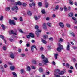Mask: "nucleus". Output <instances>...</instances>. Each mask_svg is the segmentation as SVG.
<instances>
[{
  "label": "nucleus",
  "mask_w": 77,
  "mask_h": 77,
  "mask_svg": "<svg viewBox=\"0 0 77 77\" xmlns=\"http://www.w3.org/2000/svg\"><path fill=\"white\" fill-rule=\"evenodd\" d=\"M66 67L69 68V64L68 63H66Z\"/></svg>",
  "instance_id": "nucleus-38"
},
{
  "label": "nucleus",
  "mask_w": 77,
  "mask_h": 77,
  "mask_svg": "<svg viewBox=\"0 0 77 77\" xmlns=\"http://www.w3.org/2000/svg\"><path fill=\"white\" fill-rule=\"evenodd\" d=\"M22 5L23 6H26V4L25 3H23L22 4Z\"/></svg>",
  "instance_id": "nucleus-51"
},
{
  "label": "nucleus",
  "mask_w": 77,
  "mask_h": 77,
  "mask_svg": "<svg viewBox=\"0 0 77 77\" xmlns=\"http://www.w3.org/2000/svg\"><path fill=\"white\" fill-rule=\"evenodd\" d=\"M45 7L46 8H48V4L47 2H45Z\"/></svg>",
  "instance_id": "nucleus-25"
},
{
  "label": "nucleus",
  "mask_w": 77,
  "mask_h": 77,
  "mask_svg": "<svg viewBox=\"0 0 77 77\" xmlns=\"http://www.w3.org/2000/svg\"><path fill=\"white\" fill-rule=\"evenodd\" d=\"M54 56L55 59H57V56H58V54H55Z\"/></svg>",
  "instance_id": "nucleus-18"
},
{
  "label": "nucleus",
  "mask_w": 77,
  "mask_h": 77,
  "mask_svg": "<svg viewBox=\"0 0 77 77\" xmlns=\"http://www.w3.org/2000/svg\"><path fill=\"white\" fill-rule=\"evenodd\" d=\"M11 9L12 11H14L15 9H16V10H18V7L17 6H15L14 7L12 8Z\"/></svg>",
  "instance_id": "nucleus-7"
},
{
  "label": "nucleus",
  "mask_w": 77,
  "mask_h": 77,
  "mask_svg": "<svg viewBox=\"0 0 77 77\" xmlns=\"http://www.w3.org/2000/svg\"><path fill=\"white\" fill-rule=\"evenodd\" d=\"M18 51L19 53H20L21 51V50L20 49H19Z\"/></svg>",
  "instance_id": "nucleus-59"
},
{
  "label": "nucleus",
  "mask_w": 77,
  "mask_h": 77,
  "mask_svg": "<svg viewBox=\"0 0 77 77\" xmlns=\"http://www.w3.org/2000/svg\"><path fill=\"white\" fill-rule=\"evenodd\" d=\"M10 68L11 71H14L15 69V66H11Z\"/></svg>",
  "instance_id": "nucleus-10"
},
{
  "label": "nucleus",
  "mask_w": 77,
  "mask_h": 77,
  "mask_svg": "<svg viewBox=\"0 0 77 77\" xmlns=\"http://www.w3.org/2000/svg\"><path fill=\"white\" fill-rule=\"evenodd\" d=\"M34 18L35 20H38V19H39V17H37L36 16H34Z\"/></svg>",
  "instance_id": "nucleus-28"
},
{
  "label": "nucleus",
  "mask_w": 77,
  "mask_h": 77,
  "mask_svg": "<svg viewBox=\"0 0 77 77\" xmlns=\"http://www.w3.org/2000/svg\"><path fill=\"white\" fill-rule=\"evenodd\" d=\"M10 57L11 59H14L15 58V56L14 53H10Z\"/></svg>",
  "instance_id": "nucleus-5"
},
{
  "label": "nucleus",
  "mask_w": 77,
  "mask_h": 77,
  "mask_svg": "<svg viewBox=\"0 0 77 77\" xmlns=\"http://www.w3.org/2000/svg\"><path fill=\"white\" fill-rule=\"evenodd\" d=\"M59 25L61 27L63 28L64 27V25H63V23L60 22L59 23Z\"/></svg>",
  "instance_id": "nucleus-8"
},
{
  "label": "nucleus",
  "mask_w": 77,
  "mask_h": 77,
  "mask_svg": "<svg viewBox=\"0 0 77 77\" xmlns=\"http://www.w3.org/2000/svg\"><path fill=\"white\" fill-rule=\"evenodd\" d=\"M66 26L67 27H70V25L68 24H66Z\"/></svg>",
  "instance_id": "nucleus-53"
},
{
  "label": "nucleus",
  "mask_w": 77,
  "mask_h": 77,
  "mask_svg": "<svg viewBox=\"0 0 77 77\" xmlns=\"http://www.w3.org/2000/svg\"><path fill=\"white\" fill-rule=\"evenodd\" d=\"M32 5L33 6H35V3H32Z\"/></svg>",
  "instance_id": "nucleus-60"
},
{
  "label": "nucleus",
  "mask_w": 77,
  "mask_h": 77,
  "mask_svg": "<svg viewBox=\"0 0 77 77\" xmlns=\"http://www.w3.org/2000/svg\"><path fill=\"white\" fill-rule=\"evenodd\" d=\"M15 2V1L14 0H11V2H12V3H13V2Z\"/></svg>",
  "instance_id": "nucleus-63"
},
{
  "label": "nucleus",
  "mask_w": 77,
  "mask_h": 77,
  "mask_svg": "<svg viewBox=\"0 0 77 77\" xmlns=\"http://www.w3.org/2000/svg\"><path fill=\"white\" fill-rule=\"evenodd\" d=\"M1 27L4 30H6V29L5 27V26H4V25H2L1 26Z\"/></svg>",
  "instance_id": "nucleus-26"
},
{
  "label": "nucleus",
  "mask_w": 77,
  "mask_h": 77,
  "mask_svg": "<svg viewBox=\"0 0 77 77\" xmlns=\"http://www.w3.org/2000/svg\"><path fill=\"white\" fill-rule=\"evenodd\" d=\"M70 50V46H69V44H68L67 45L66 50Z\"/></svg>",
  "instance_id": "nucleus-14"
},
{
  "label": "nucleus",
  "mask_w": 77,
  "mask_h": 77,
  "mask_svg": "<svg viewBox=\"0 0 77 77\" xmlns=\"http://www.w3.org/2000/svg\"><path fill=\"white\" fill-rule=\"evenodd\" d=\"M35 29H37V31L38 32H39V33H41V31L40 30H39V29H38L39 28V26H35Z\"/></svg>",
  "instance_id": "nucleus-6"
},
{
  "label": "nucleus",
  "mask_w": 77,
  "mask_h": 77,
  "mask_svg": "<svg viewBox=\"0 0 77 77\" xmlns=\"http://www.w3.org/2000/svg\"><path fill=\"white\" fill-rule=\"evenodd\" d=\"M39 71L40 72H43V69L42 68H39Z\"/></svg>",
  "instance_id": "nucleus-19"
},
{
  "label": "nucleus",
  "mask_w": 77,
  "mask_h": 77,
  "mask_svg": "<svg viewBox=\"0 0 77 77\" xmlns=\"http://www.w3.org/2000/svg\"><path fill=\"white\" fill-rule=\"evenodd\" d=\"M42 42H43V44H47V42L46 41L44 40V39H42Z\"/></svg>",
  "instance_id": "nucleus-17"
},
{
  "label": "nucleus",
  "mask_w": 77,
  "mask_h": 77,
  "mask_svg": "<svg viewBox=\"0 0 77 77\" xmlns=\"http://www.w3.org/2000/svg\"><path fill=\"white\" fill-rule=\"evenodd\" d=\"M49 40L50 41H53V38H52V37H50L49 38Z\"/></svg>",
  "instance_id": "nucleus-36"
},
{
  "label": "nucleus",
  "mask_w": 77,
  "mask_h": 77,
  "mask_svg": "<svg viewBox=\"0 0 77 77\" xmlns=\"http://www.w3.org/2000/svg\"><path fill=\"white\" fill-rule=\"evenodd\" d=\"M0 38H2V39H4V37L3 35H1L0 36Z\"/></svg>",
  "instance_id": "nucleus-49"
},
{
  "label": "nucleus",
  "mask_w": 77,
  "mask_h": 77,
  "mask_svg": "<svg viewBox=\"0 0 77 77\" xmlns=\"http://www.w3.org/2000/svg\"><path fill=\"white\" fill-rule=\"evenodd\" d=\"M38 5L39 6L41 7V6H42V3L41 2H38Z\"/></svg>",
  "instance_id": "nucleus-33"
},
{
  "label": "nucleus",
  "mask_w": 77,
  "mask_h": 77,
  "mask_svg": "<svg viewBox=\"0 0 77 77\" xmlns=\"http://www.w3.org/2000/svg\"><path fill=\"white\" fill-rule=\"evenodd\" d=\"M69 2L70 5H73V4H74V2H73L72 1L69 0Z\"/></svg>",
  "instance_id": "nucleus-23"
},
{
  "label": "nucleus",
  "mask_w": 77,
  "mask_h": 77,
  "mask_svg": "<svg viewBox=\"0 0 77 77\" xmlns=\"http://www.w3.org/2000/svg\"><path fill=\"white\" fill-rule=\"evenodd\" d=\"M59 42H63V39L62 38H60L59 40Z\"/></svg>",
  "instance_id": "nucleus-40"
},
{
  "label": "nucleus",
  "mask_w": 77,
  "mask_h": 77,
  "mask_svg": "<svg viewBox=\"0 0 77 77\" xmlns=\"http://www.w3.org/2000/svg\"><path fill=\"white\" fill-rule=\"evenodd\" d=\"M27 14L29 16H31L32 15V13L30 11H28L27 12Z\"/></svg>",
  "instance_id": "nucleus-16"
},
{
  "label": "nucleus",
  "mask_w": 77,
  "mask_h": 77,
  "mask_svg": "<svg viewBox=\"0 0 77 77\" xmlns=\"http://www.w3.org/2000/svg\"><path fill=\"white\" fill-rule=\"evenodd\" d=\"M5 10L6 11H9L10 10V8L9 7L5 8Z\"/></svg>",
  "instance_id": "nucleus-20"
},
{
  "label": "nucleus",
  "mask_w": 77,
  "mask_h": 77,
  "mask_svg": "<svg viewBox=\"0 0 77 77\" xmlns=\"http://www.w3.org/2000/svg\"><path fill=\"white\" fill-rule=\"evenodd\" d=\"M19 32H20V33H24V32L22 31L21 29H20L19 30Z\"/></svg>",
  "instance_id": "nucleus-48"
},
{
  "label": "nucleus",
  "mask_w": 77,
  "mask_h": 77,
  "mask_svg": "<svg viewBox=\"0 0 77 77\" xmlns=\"http://www.w3.org/2000/svg\"><path fill=\"white\" fill-rule=\"evenodd\" d=\"M71 7L70 6H69L68 7V10L69 11H71Z\"/></svg>",
  "instance_id": "nucleus-35"
},
{
  "label": "nucleus",
  "mask_w": 77,
  "mask_h": 77,
  "mask_svg": "<svg viewBox=\"0 0 77 77\" xmlns=\"http://www.w3.org/2000/svg\"><path fill=\"white\" fill-rule=\"evenodd\" d=\"M72 19L74 20H77V18H76L74 17H72Z\"/></svg>",
  "instance_id": "nucleus-50"
},
{
  "label": "nucleus",
  "mask_w": 77,
  "mask_h": 77,
  "mask_svg": "<svg viewBox=\"0 0 77 77\" xmlns=\"http://www.w3.org/2000/svg\"><path fill=\"white\" fill-rule=\"evenodd\" d=\"M27 47H29L30 46V44L27 43L26 44Z\"/></svg>",
  "instance_id": "nucleus-58"
},
{
  "label": "nucleus",
  "mask_w": 77,
  "mask_h": 77,
  "mask_svg": "<svg viewBox=\"0 0 77 77\" xmlns=\"http://www.w3.org/2000/svg\"><path fill=\"white\" fill-rule=\"evenodd\" d=\"M39 66H44V65H43L42 64L40 63L39 64Z\"/></svg>",
  "instance_id": "nucleus-55"
},
{
  "label": "nucleus",
  "mask_w": 77,
  "mask_h": 77,
  "mask_svg": "<svg viewBox=\"0 0 77 77\" xmlns=\"http://www.w3.org/2000/svg\"><path fill=\"white\" fill-rule=\"evenodd\" d=\"M15 5H21V2H20V1H18V2H15Z\"/></svg>",
  "instance_id": "nucleus-9"
},
{
  "label": "nucleus",
  "mask_w": 77,
  "mask_h": 77,
  "mask_svg": "<svg viewBox=\"0 0 77 77\" xmlns=\"http://www.w3.org/2000/svg\"><path fill=\"white\" fill-rule=\"evenodd\" d=\"M43 27L44 29H46V23H45L43 24Z\"/></svg>",
  "instance_id": "nucleus-13"
},
{
  "label": "nucleus",
  "mask_w": 77,
  "mask_h": 77,
  "mask_svg": "<svg viewBox=\"0 0 77 77\" xmlns=\"http://www.w3.org/2000/svg\"><path fill=\"white\" fill-rule=\"evenodd\" d=\"M47 24L49 27H51V23H48Z\"/></svg>",
  "instance_id": "nucleus-24"
},
{
  "label": "nucleus",
  "mask_w": 77,
  "mask_h": 77,
  "mask_svg": "<svg viewBox=\"0 0 77 77\" xmlns=\"http://www.w3.org/2000/svg\"><path fill=\"white\" fill-rule=\"evenodd\" d=\"M73 62H75V61H76V59L75 58H74L73 59Z\"/></svg>",
  "instance_id": "nucleus-62"
},
{
  "label": "nucleus",
  "mask_w": 77,
  "mask_h": 77,
  "mask_svg": "<svg viewBox=\"0 0 77 77\" xmlns=\"http://www.w3.org/2000/svg\"><path fill=\"white\" fill-rule=\"evenodd\" d=\"M29 35L30 37H31L32 38H34V35H33V34L32 33H30Z\"/></svg>",
  "instance_id": "nucleus-21"
},
{
  "label": "nucleus",
  "mask_w": 77,
  "mask_h": 77,
  "mask_svg": "<svg viewBox=\"0 0 77 77\" xmlns=\"http://www.w3.org/2000/svg\"><path fill=\"white\" fill-rule=\"evenodd\" d=\"M54 76L55 77H60V76L58 75H56V74H54Z\"/></svg>",
  "instance_id": "nucleus-46"
},
{
  "label": "nucleus",
  "mask_w": 77,
  "mask_h": 77,
  "mask_svg": "<svg viewBox=\"0 0 77 77\" xmlns=\"http://www.w3.org/2000/svg\"><path fill=\"white\" fill-rule=\"evenodd\" d=\"M33 63H34V64H36V61L35 60H34L32 61Z\"/></svg>",
  "instance_id": "nucleus-44"
},
{
  "label": "nucleus",
  "mask_w": 77,
  "mask_h": 77,
  "mask_svg": "<svg viewBox=\"0 0 77 77\" xmlns=\"http://www.w3.org/2000/svg\"><path fill=\"white\" fill-rule=\"evenodd\" d=\"M75 66L76 68H77V63L75 64Z\"/></svg>",
  "instance_id": "nucleus-64"
},
{
  "label": "nucleus",
  "mask_w": 77,
  "mask_h": 77,
  "mask_svg": "<svg viewBox=\"0 0 77 77\" xmlns=\"http://www.w3.org/2000/svg\"><path fill=\"white\" fill-rule=\"evenodd\" d=\"M56 17V15H55V14H53V16H52L53 18H55Z\"/></svg>",
  "instance_id": "nucleus-54"
},
{
  "label": "nucleus",
  "mask_w": 77,
  "mask_h": 77,
  "mask_svg": "<svg viewBox=\"0 0 77 77\" xmlns=\"http://www.w3.org/2000/svg\"><path fill=\"white\" fill-rule=\"evenodd\" d=\"M41 12L42 14H45V10L43 9L41 11Z\"/></svg>",
  "instance_id": "nucleus-42"
},
{
  "label": "nucleus",
  "mask_w": 77,
  "mask_h": 77,
  "mask_svg": "<svg viewBox=\"0 0 77 77\" xmlns=\"http://www.w3.org/2000/svg\"><path fill=\"white\" fill-rule=\"evenodd\" d=\"M12 74L15 76L14 77H17V74L15 72H12Z\"/></svg>",
  "instance_id": "nucleus-29"
},
{
  "label": "nucleus",
  "mask_w": 77,
  "mask_h": 77,
  "mask_svg": "<svg viewBox=\"0 0 77 77\" xmlns=\"http://www.w3.org/2000/svg\"><path fill=\"white\" fill-rule=\"evenodd\" d=\"M19 20L20 21H23V18H22V17H20Z\"/></svg>",
  "instance_id": "nucleus-34"
},
{
  "label": "nucleus",
  "mask_w": 77,
  "mask_h": 77,
  "mask_svg": "<svg viewBox=\"0 0 77 77\" xmlns=\"http://www.w3.org/2000/svg\"><path fill=\"white\" fill-rule=\"evenodd\" d=\"M4 67L6 68L8 67V66L6 64H5L4 65Z\"/></svg>",
  "instance_id": "nucleus-52"
},
{
  "label": "nucleus",
  "mask_w": 77,
  "mask_h": 77,
  "mask_svg": "<svg viewBox=\"0 0 77 77\" xmlns=\"http://www.w3.org/2000/svg\"><path fill=\"white\" fill-rule=\"evenodd\" d=\"M30 36L29 35H27L26 36L27 38L28 39H30Z\"/></svg>",
  "instance_id": "nucleus-45"
},
{
  "label": "nucleus",
  "mask_w": 77,
  "mask_h": 77,
  "mask_svg": "<svg viewBox=\"0 0 77 77\" xmlns=\"http://www.w3.org/2000/svg\"><path fill=\"white\" fill-rule=\"evenodd\" d=\"M69 73H72V71L71 70H69Z\"/></svg>",
  "instance_id": "nucleus-56"
},
{
  "label": "nucleus",
  "mask_w": 77,
  "mask_h": 77,
  "mask_svg": "<svg viewBox=\"0 0 77 77\" xmlns=\"http://www.w3.org/2000/svg\"><path fill=\"white\" fill-rule=\"evenodd\" d=\"M9 23L11 25L13 24V25H15V21L14 20H9Z\"/></svg>",
  "instance_id": "nucleus-3"
},
{
  "label": "nucleus",
  "mask_w": 77,
  "mask_h": 77,
  "mask_svg": "<svg viewBox=\"0 0 77 77\" xmlns=\"http://www.w3.org/2000/svg\"><path fill=\"white\" fill-rule=\"evenodd\" d=\"M58 45L59 47L57 48V50L58 52H61L62 51L61 50L63 49V46L60 43H59Z\"/></svg>",
  "instance_id": "nucleus-2"
},
{
  "label": "nucleus",
  "mask_w": 77,
  "mask_h": 77,
  "mask_svg": "<svg viewBox=\"0 0 77 77\" xmlns=\"http://www.w3.org/2000/svg\"><path fill=\"white\" fill-rule=\"evenodd\" d=\"M3 16H1V17L0 18V21H3Z\"/></svg>",
  "instance_id": "nucleus-31"
},
{
  "label": "nucleus",
  "mask_w": 77,
  "mask_h": 77,
  "mask_svg": "<svg viewBox=\"0 0 77 77\" xmlns=\"http://www.w3.org/2000/svg\"><path fill=\"white\" fill-rule=\"evenodd\" d=\"M34 48H35L36 49V50H37V48H36V46H35V45H32L31 48V51L32 52V53H33V52H34Z\"/></svg>",
  "instance_id": "nucleus-4"
},
{
  "label": "nucleus",
  "mask_w": 77,
  "mask_h": 77,
  "mask_svg": "<svg viewBox=\"0 0 77 77\" xmlns=\"http://www.w3.org/2000/svg\"><path fill=\"white\" fill-rule=\"evenodd\" d=\"M31 69L30 68V67L29 66L27 67V71H30Z\"/></svg>",
  "instance_id": "nucleus-27"
},
{
  "label": "nucleus",
  "mask_w": 77,
  "mask_h": 77,
  "mask_svg": "<svg viewBox=\"0 0 77 77\" xmlns=\"http://www.w3.org/2000/svg\"><path fill=\"white\" fill-rule=\"evenodd\" d=\"M64 9L65 12H66V11H67V10H68V8H67V7H66L64 6Z\"/></svg>",
  "instance_id": "nucleus-22"
},
{
  "label": "nucleus",
  "mask_w": 77,
  "mask_h": 77,
  "mask_svg": "<svg viewBox=\"0 0 77 77\" xmlns=\"http://www.w3.org/2000/svg\"><path fill=\"white\" fill-rule=\"evenodd\" d=\"M38 32V31L35 32V34L37 37H39V33Z\"/></svg>",
  "instance_id": "nucleus-15"
},
{
  "label": "nucleus",
  "mask_w": 77,
  "mask_h": 77,
  "mask_svg": "<svg viewBox=\"0 0 77 77\" xmlns=\"http://www.w3.org/2000/svg\"><path fill=\"white\" fill-rule=\"evenodd\" d=\"M70 34L72 36H75V35H74V34L73 33V32H71V33H70Z\"/></svg>",
  "instance_id": "nucleus-41"
},
{
  "label": "nucleus",
  "mask_w": 77,
  "mask_h": 77,
  "mask_svg": "<svg viewBox=\"0 0 77 77\" xmlns=\"http://www.w3.org/2000/svg\"><path fill=\"white\" fill-rule=\"evenodd\" d=\"M32 69H36V67H35L34 66H32Z\"/></svg>",
  "instance_id": "nucleus-57"
},
{
  "label": "nucleus",
  "mask_w": 77,
  "mask_h": 77,
  "mask_svg": "<svg viewBox=\"0 0 77 77\" xmlns=\"http://www.w3.org/2000/svg\"><path fill=\"white\" fill-rule=\"evenodd\" d=\"M48 38V36L47 35H45L44 36H43V38L44 39H47Z\"/></svg>",
  "instance_id": "nucleus-30"
},
{
  "label": "nucleus",
  "mask_w": 77,
  "mask_h": 77,
  "mask_svg": "<svg viewBox=\"0 0 77 77\" xmlns=\"http://www.w3.org/2000/svg\"><path fill=\"white\" fill-rule=\"evenodd\" d=\"M52 63L53 64V65H56V63L54 61H53L52 62Z\"/></svg>",
  "instance_id": "nucleus-61"
},
{
  "label": "nucleus",
  "mask_w": 77,
  "mask_h": 77,
  "mask_svg": "<svg viewBox=\"0 0 77 77\" xmlns=\"http://www.w3.org/2000/svg\"><path fill=\"white\" fill-rule=\"evenodd\" d=\"M43 50H44V48L43 47H41L40 48V51H43Z\"/></svg>",
  "instance_id": "nucleus-37"
},
{
  "label": "nucleus",
  "mask_w": 77,
  "mask_h": 77,
  "mask_svg": "<svg viewBox=\"0 0 77 77\" xmlns=\"http://www.w3.org/2000/svg\"><path fill=\"white\" fill-rule=\"evenodd\" d=\"M10 34H13L14 35H17V34L16 33H15L13 30H11L9 32Z\"/></svg>",
  "instance_id": "nucleus-11"
},
{
  "label": "nucleus",
  "mask_w": 77,
  "mask_h": 77,
  "mask_svg": "<svg viewBox=\"0 0 77 77\" xmlns=\"http://www.w3.org/2000/svg\"><path fill=\"white\" fill-rule=\"evenodd\" d=\"M55 8L56 10H58V9H59V6L57 5L55 7Z\"/></svg>",
  "instance_id": "nucleus-39"
},
{
  "label": "nucleus",
  "mask_w": 77,
  "mask_h": 77,
  "mask_svg": "<svg viewBox=\"0 0 77 77\" xmlns=\"http://www.w3.org/2000/svg\"><path fill=\"white\" fill-rule=\"evenodd\" d=\"M74 14L73 13L70 12L69 14H68V16L70 17H73Z\"/></svg>",
  "instance_id": "nucleus-12"
},
{
  "label": "nucleus",
  "mask_w": 77,
  "mask_h": 77,
  "mask_svg": "<svg viewBox=\"0 0 77 77\" xmlns=\"http://www.w3.org/2000/svg\"><path fill=\"white\" fill-rule=\"evenodd\" d=\"M7 48L5 46H4L3 47V49L4 50H6Z\"/></svg>",
  "instance_id": "nucleus-43"
},
{
  "label": "nucleus",
  "mask_w": 77,
  "mask_h": 77,
  "mask_svg": "<svg viewBox=\"0 0 77 77\" xmlns=\"http://www.w3.org/2000/svg\"><path fill=\"white\" fill-rule=\"evenodd\" d=\"M41 57L42 59H44L43 60L44 62L43 63V65H46V63H48V61L47 58H45V57L44 55H42Z\"/></svg>",
  "instance_id": "nucleus-1"
},
{
  "label": "nucleus",
  "mask_w": 77,
  "mask_h": 77,
  "mask_svg": "<svg viewBox=\"0 0 77 77\" xmlns=\"http://www.w3.org/2000/svg\"><path fill=\"white\" fill-rule=\"evenodd\" d=\"M64 74V72L63 71H61L60 72V73H59V74L60 75H63Z\"/></svg>",
  "instance_id": "nucleus-32"
},
{
  "label": "nucleus",
  "mask_w": 77,
  "mask_h": 77,
  "mask_svg": "<svg viewBox=\"0 0 77 77\" xmlns=\"http://www.w3.org/2000/svg\"><path fill=\"white\" fill-rule=\"evenodd\" d=\"M21 73H23V72H25L24 70L23 69H21Z\"/></svg>",
  "instance_id": "nucleus-47"
}]
</instances>
